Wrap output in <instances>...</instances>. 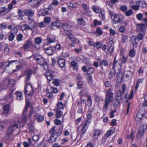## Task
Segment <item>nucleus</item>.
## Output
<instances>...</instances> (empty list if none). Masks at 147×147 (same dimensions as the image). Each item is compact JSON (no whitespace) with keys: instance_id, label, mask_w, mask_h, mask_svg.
Returning <instances> with one entry per match:
<instances>
[{"instance_id":"13d9d810","label":"nucleus","mask_w":147,"mask_h":147,"mask_svg":"<svg viewBox=\"0 0 147 147\" xmlns=\"http://www.w3.org/2000/svg\"><path fill=\"white\" fill-rule=\"evenodd\" d=\"M114 132V130L113 131L111 130H110L107 132L105 134V136L106 137H108L113 134Z\"/></svg>"},{"instance_id":"bb28decb","label":"nucleus","mask_w":147,"mask_h":147,"mask_svg":"<svg viewBox=\"0 0 147 147\" xmlns=\"http://www.w3.org/2000/svg\"><path fill=\"white\" fill-rule=\"evenodd\" d=\"M20 26L22 30L31 29L29 26L26 24H20Z\"/></svg>"},{"instance_id":"4c0bfd02","label":"nucleus","mask_w":147,"mask_h":147,"mask_svg":"<svg viewBox=\"0 0 147 147\" xmlns=\"http://www.w3.org/2000/svg\"><path fill=\"white\" fill-rule=\"evenodd\" d=\"M83 9L86 12H90V11L89 10V8L88 6L85 4H83L82 5Z\"/></svg>"},{"instance_id":"a211bd4d","label":"nucleus","mask_w":147,"mask_h":147,"mask_svg":"<svg viewBox=\"0 0 147 147\" xmlns=\"http://www.w3.org/2000/svg\"><path fill=\"white\" fill-rule=\"evenodd\" d=\"M9 11L7 8L5 7H2L0 8V16H3L7 13Z\"/></svg>"},{"instance_id":"7ed1b4c3","label":"nucleus","mask_w":147,"mask_h":147,"mask_svg":"<svg viewBox=\"0 0 147 147\" xmlns=\"http://www.w3.org/2000/svg\"><path fill=\"white\" fill-rule=\"evenodd\" d=\"M24 92L25 94L32 96L33 93L32 86L30 84H28L25 87Z\"/></svg>"},{"instance_id":"412c9836","label":"nucleus","mask_w":147,"mask_h":147,"mask_svg":"<svg viewBox=\"0 0 147 147\" xmlns=\"http://www.w3.org/2000/svg\"><path fill=\"white\" fill-rule=\"evenodd\" d=\"M58 136V135H57L56 134L55 135H52L48 139V142L50 143L54 142L56 141Z\"/></svg>"},{"instance_id":"864d4df0","label":"nucleus","mask_w":147,"mask_h":147,"mask_svg":"<svg viewBox=\"0 0 147 147\" xmlns=\"http://www.w3.org/2000/svg\"><path fill=\"white\" fill-rule=\"evenodd\" d=\"M15 37V35L13 33H11L9 35L8 39L10 41H13Z\"/></svg>"},{"instance_id":"6e6552de","label":"nucleus","mask_w":147,"mask_h":147,"mask_svg":"<svg viewBox=\"0 0 147 147\" xmlns=\"http://www.w3.org/2000/svg\"><path fill=\"white\" fill-rule=\"evenodd\" d=\"M24 13L26 15L28 16V19L29 20H31V18L33 16L34 14V11L30 9L25 10Z\"/></svg>"},{"instance_id":"473e14b6","label":"nucleus","mask_w":147,"mask_h":147,"mask_svg":"<svg viewBox=\"0 0 147 147\" xmlns=\"http://www.w3.org/2000/svg\"><path fill=\"white\" fill-rule=\"evenodd\" d=\"M16 128H15L13 125H11L8 129V134L9 135L10 134H11L15 130Z\"/></svg>"},{"instance_id":"4468645a","label":"nucleus","mask_w":147,"mask_h":147,"mask_svg":"<svg viewBox=\"0 0 147 147\" xmlns=\"http://www.w3.org/2000/svg\"><path fill=\"white\" fill-rule=\"evenodd\" d=\"M144 110L143 111H142V109H140L138 112L137 115L136 116V119L137 120H140L142 118L144 114Z\"/></svg>"},{"instance_id":"052dcab7","label":"nucleus","mask_w":147,"mask_h":147,"mask_svg":"<svg viewBox=\"0 0 147 147\" xmlns=\"http://www.w3.org/2000/svg\"><path fill=\"white\" fill-rule=\"evenodd\" d=\"M94 71V69L93 68H89L87 69V73L90 75Z\"/></svg>"},{"instance_id":"393cba45","label":"nucleus","mask_w":147,"mask_h":147,"mask_svg":"<svg viewBox=\"0 0 147 147\" xmlns=\"http://www.w3.org/2000/svg\"><path fill=\"white\" fill-rule=\"evenodd\" d=\"M32 71L31 69H28L26 72L25 73L26 74L27 76L26 77V79L27 80H26V82H27V81L29 80L30 79V77L32 74Z\"/></svg>"},{"instance_id":"9d476101","label":"nucleus","mask_w":147,"mask_h":147,"mask_svg":"<svg viewBox=\"0 0 147 147\" xmlns=\"http://www.w3.org/2000/svg\"><path fill=\"white\" fill-rule=\"evenodd\" d=\"M42 41L41 38L40 37H37L35 39V43L36 45H34V46L36 49H39L40 48L39 45L41 43Z\"/></svg>"},{"instance_id":"b1692460","label":"nucleus","mask_w":147,"mask_h":147,"mask_svg":"<svg viewBox=\"0 0 147 147\" xmlns=\"http://www.w3.org/2000/svg\"><path fill=\"white\" fill-rule=\"evenodd\" d=\"M113 66L112 70H113L115 68L117 67L118 66L121 67V63L120 61H115V58L113 63Z\"/></svg>"},{"instance_id":"cd10ccee","label":"nucleus","mask_w":147,"mask_h":147,"mask_svg":"<svg viewBox=\"0 0 147 147\" xmlns=\"http://www.w3.org/2000/svg\"><path fill=\"white\" fill-rule=\"evenodd\" d=\"M61 80L57 78H54L53 80V83L56 86H59L61 84Z\"/></svg>"},{"instance_id":"3c124183","label":"nucleus","mask_w":147,"mask_h":147,"mask_svg":"<svg viewBox=\"0 0 147 147\" xmlns=\"http://www.w3.org/2000/svg\"><path fill=\"white\" fill-rule=\"evenodd\" d=\"M49 133L52 135H58V134L57 132H55V127H53L50 130Z\"/></svg>"},{"instance_id":"680f3d73","label":"nucleus","mask_w":147,"mask_h":147,"mask_svg":"<svg viewBox=\"0 0 147 147\" xmlns=\"http://www.w3.org/2000/svg\"><path fill=\"white\" fill-rule=\"evenodd\" d=\"M49 12L47 9H44L41 12V14L43 16H46L48 14Z\"/></svg>"},{"instance_id":"aec40b11","label":"nucleus","mask_w":147,"mask_h":147,"mask_svg":"<svg viewBox=\"0 0 147 147\" xmlns=\"http://www.w3.org/2000/svg\"><path fill=\"white\" fill-rule=\"evenodd\" d=\"M137 38L136 36H132L130 39L132 43L133 46L135 48L137 47V42L136 41Z\"/></svg>"},{"instance_id":"ddd939ff","label":"nucleus","mask_w":147,"mask_h":147,"mask_svg":"<svg viewBox=\"0 0 147 147\" xmlns=\"http://www.w3.org/2000/svg\"><path fill=\"white\" fill-rule=\"evenodd\" d=\"M57 62L59 65L61 67H63L65 66V60L64 59L61 57H59L58 58Z\"/></svg>"},{"instance_id":"6e6d98bb","label":"nucleus","mask_w":147,"mask_h":147,"mask_svg":"<svg viewBox=\"0 0 147 147\" xmlns=\"http://www.w3.org/2000/svg\"><path fill=\"white\" fill-rule=\"evenodd\" d=\"M104 85L106 88L109 87L111 86V83L110 82L106 81L104 83Z\"/></svg>"},{"instance_id":"79ce46f5","label":"nucleus","mask_w":147,"mask_h":147,"mask_svg":"<svg viewBox=\"0 0 147 147\" xmlns=\"http://www.w3.org/2000/svg\"><path fill=\"white\" fill-rule=\"evenodd\" d=\"M46 76L47 80L49 81H51L53 79V75L49 73H47Z\"/></svg>"},{"instance_id":"c9c22d12","label":"nucleus","mask_w":147,"mask_h":147,"mask_svg":"<svg viewBox=\"0 0 147 147\" xmlns=\"http://www.w3.org/2000/svg\"><path fill=\"white\" fill-rule=\"evenodd\" d=\"M101 131L99 130L96 129L94 133L93 137L96 139L97 138L98 136L100 134Z\"/></svg>"},{"instance_id":"a878e982","label":"nucleus","mask_w":147,"mask_h":147,"mask_svg":"<svg viewBox=\"0 0 147 147\" xmlns=\"http://www.w3.org/2000/svg\"><path fill=\"white\" fill-rule=\"evenodd\" d=\"M112 100L109 98L105 97V105L104 107V109H106L109 106V104L111 101Z\"/></svg>"},{"instance_id":"0eeeda50","label":"nucleus","mask_w":147,"mask_h":147,"mask_svg":"<svg viewBox=\"0 0 147 147\" xmlns=\"http://www.w3.org/2000/svg\"><path fill=\"white\" fill-rule=\"evenodd\" d=\"M33 46H34V45L33 44L31 40L28 39L26 41V43L22 47L25 49H26L31 47H32Z\"/></svg>"},{"instance_id":"e2e57ef3","label":"nucleus","mask_w":147,"mask_h":147,"mask_svg":"<svg viewBox=\"0 0 147 147\" xmlns=\"http://www.w3.org/2000/svg\"><path fill=\"white\" fill-rule=\"evenodd\" d=\"M94 27L96 26L97 25H101L102 24V22L101 21H99L98 22L97 20H95L94 21Z\"/></svg>"},{"instance_id":"37998d69","label":"nucleus","mask_w":147,"mask_h":147,"mask_svg":"<svg viewBox=\"0 0 147 147\" xmlns=\"http://www.w3.org/2000/svg\"><path fill=\"white\" fill-rule=\"evenodd\" d=\"M10 51V49L8 47V45L6 44L5 45V48L4 49V53L6 55L8 54Z\"/></svg>"},{"instance_id":"423d86ee","label":"nucleus","mask_w":147,"mask_h":147,"mask_svg":"<svg viewBox=\"0 0 147 147\" xmlns=\"http://www.w3.org/2000/svg\"><path fill=\"white\" fill-rule=\"evenodd\" d=\"M65 34L67 38L69 39L73 43H75L77 42L78 40L76 38L73 34L69 32H66Z\"/></svg>"},{"instance_id":"ea45409f","label":"nucleus","mask_w":147,"mask_h":147,"mask_svg":"<svg viewBox=\"0 0 147 147\" xmlns=\"http://www.w3.org/2000/svg\"><path fill=\"white\" fill-rule=\"evenodd\" d=\"M100 65L107 66L108 65V63L106 60L104 59L102 61H100Z\"/></svg>"},{"instance_id":"f3484780","label":"nucleus","mask_w":147,"mask_h":147,"mask_svg":"<svg viewBox=\"0 0 147 147\" xmlns=\"http://www.w3.org/2000/svg\"><path fill=\"white\" fill-rule=\"evenodd\" d=\"M27 112V108L24 109L22 113V121L24 123H25L27 120V117L26 116Z\"/></svg>"},{"instance_id":"a19ab883","label":"nucleus","mask_w":147,"mask_h":147,"mask_svg":"<svg viewBox=\"0 0 147 147\" xmlns=\"http://www.w3.org/2000/svg\"><path fill=\"white\" fill-rule=\"evenodd\" d=\"M144 132V131H143L142 129H140L139 128L138 133L137 136V137L138 138H140L143 136Z\"/></svg>"},{"instance_id":"f257e3e1","label":"nucleus","mask_w":147,"mask_h":147,"mask_svg":"<svg viewBox=\"0 0 147 147\" xmlns=\"http://www.w3.org/2000/svg\"><path fill=\"white\" fill-rule=\"evenodd\" d=\"M125 89L126 86L125 84H124L122 86V91L120 90L117 92L116 96L115 98L116 102L114 103V106L119 105L120 103V101L122 99V95L125 92Z\"/></svg>"},{"instance_id":"e433bc0d","label":"nucleus","mask_w":147,"mask_h":147,"mask_svg":"<svg viewBox=\"0 0 147 147\" xmlns=\"http://www.w3.org/2000/svg\"><path fill=\"white\" fill-rule=\"evenodd\" d=\"M143 81V78L141 79H138V80L136 84V86L135 87L136 90H137L139 87V84L140 83H142Z\"/></svg>"},{"instance_id":"7c9ffc66","label":"nucleus","mask_w":147,"mask_h":147,"mask_svg":"<svg viewBox=\"0 0 147 147\" xmlns=\"http://www.w3.org/2000/svg\"><path fill=\"white\" fill-rule=\"evenodd\" d=\"M71 65L73 67L74 70H77L78 69V63L74 61H72L71 62Z\"/></svg>"},{"instance_id":"c85d7f7f","label":"nucleus","mask_w":147,"mask_h":147,"mask_svg":"<svg viewBox=\"0 0 147 147\" xmlns=\"http://www.w3.org/2000/svg\"><path fill=\"white\" fill-rule=\"evenodd\" d=\"M42 0H31L32 6L34 7L40 4Z\"/></svg>"},{"instance_id":"6ab92c4d","label":"nucleus","mask_w":147,"mask_h":147,"mask_svg":"<svg viewBox=\"0 0 147 147\" xmlns=\"http://www.w3.org/2000/svg\"><path fill=\"white\" fill-rule=\"evenodd\" d=\"M14 91V90H12L10 92V94L8 96H6L5 99L9 102H11L13 100V93Z\"/></svg>"},{"instance_id":"4be33fe9","label":"nucleus","mask_w":147,"mask_h":147,"mask_svg":"<svg viewBox=\"0 0 147 147\" xmlns=\"http://www.w3.org/2000/svg\"><path fill=\"white\" fill-rule=\"evenodd\" d=\"M123 75L125 77L127 78H131L133 76L132 72L130 71H125Z\"/></svg>"},{"instance_id":"5701e85b","label":"nucleus","mask_w":147,"mask_h":147,"mask_svg":"<svg viewBox=\"0 0 147 147\" xmlns=\"http://www.w3.org/2000/svg\"><path fill=\"white\" fill-rule=\"evenodd\" d=\"M27 130H28V131L29 132H33L34 130V128L33 124L32 122L30 123L27 125Z\"/></svg>"},{"instance_id":"1a4fd4ad","label":"nucleus","mask_w":147,"mask_h":147,"mask_svg":"<svg viewBox=\"0 0 147 147\" xmlns=\"http://www.w3.org/2000/svg\"><path fill=\"white\" fill-rule=\"evenodd\" d=\"M112 91L113 89L111 88L108 89L106 93L105 97L112 100L113 98V93Z\"/></svg>"},{"instance_id":"bf43d9fd","label":"nucleus","mask_w":147,"mask_h":147,"mask_svg":"<svg viewBox=\"0 0 147 147\" xmlns=\"http://www.w3.org/2000/svg\"><path fill=\"white\" fill-rule=\"evenodd\" d=\"M87 118L89 119L91 118L92 117V111L89 109L87 113Z\"/></svg>"},{"instance_id":"0e129e2a","label":"nucleus","mask_w":147,"mask_h":147,"mask_svg":"<svg viewBox=\"0 0 147 147\" xmlns=\"http://www.w3.org/2000/svg\"><path fill=\"white\" fill-rule=\"evenodd\" d=\"M111 70L110 72L109 73V78L110 80L112 79L113 77L115 75V73H112Z\"/></svg>"},{"instance_id":"72a5a7b5","label":"nucleus","mask_w":147,"mask_h":147,"mask_svg":"<svg viewBox=\"0 0 147 147\" xmlns=\"http://www.w3.org/2000/svg\"><path fill=\"white\" fill-rule=\"evenodd\" d=\"M61 24L62 25L61 27L65 30H69L70 28V25L67 24Z\"/></svg>"},{"instance_id":"20e7f679","label":"nucleus","mask_w":147,"mask_h":147,"mask_svg":"<svg viewBox=\"0 0 147 147\" xmlns=\"http://www.w3.org/2000/svg\"><path fill=\"white\" fill-rule=\"evenodd\" d=\"M113 20V23L118 24L121 22L123 19V16L121 15L115 14Z\"/></svg>"},{"instance_id":"dca6fc26","label":"nucleus","mask_w":147,"mask_h":147,"mask_svg":"<svg viewBox=\"0 0 147 147\" xmlns=\"http://www.w3.org/2000/svg\"><path fill=\"white\" fill-rule=\"evenodd\" d=\"M15 84V82L14 79H10L8 82V83L7 87V88L9 90L11 89L14 86Z\"/></svg>"},{"instance_id":"338daca9","label":"nucleus","mask_w":147,"mask_h":147,"mask_svg":"<svg viewBox=\"0 0 147 147\" xmlns=\"http://www.w3.org/2000/svg\"><path fill=\"white\" fill-rule=\"evenodd\" d=\"M135 55V53L133 49H131L129 52V55L131 57H134Z\"/></svg>"},{"instance_id":"2f4dec72","label":"nucleus","mask_w":147,"mask_h":147,"mask_svg":"<svg viewBox=\"0 0 147 147\" xmlns=\"http://www.w3.org/2000/svg\"><path fill=\"white\" fill-rule=\"evenodd\" d=\"M78 23L80 25L84 26L85 25V22L84 19L82 18H80L77 20Z\"/></svg>"},{"instance_id":"de8ad7c7","label":"nucleus","mask_w":147,"mask_h":147,"mask_svg":"<svg viewBox=\"0 0 147 147\" xmlns=\"http://www.w3.org/2000/svg\"><path fill=\"white\" fill-rule=\"evenodd\" d=\"M133 13V11L131 9H129L127 11H126L125 13L127 16H131Z\"/></svg>"},{"instance_id":"f704fd0d","label":"nucleus","mask_w":147,"mask_h":147,"mask_svg":"<svg viewBox=\"0 0 147 147\" xmlns=\"http://www.w3.org/2000/svg\"><path fill=\"white\" fill-rule=\"evenodd\" d=\"M15 94H17V99L19 100H22L23 99V97L22 93L18 91H16L15 92Z\"/></svg>"},{"instance_id":"a18cd8bd","label":"nucleus","mask_w":147,"mask_h":147,"mask_svg":"<svg viewBox=\"0 0 147 147\" xmlns=\"http://www.w3.org/2000/svg\"><path fill=\"white\" fill-rule=\"evenodd\" d=\"M44 119V117L43 116L41 115H39L37 117L36 119L38 122H40L43 121Z\"/></svg>"},{"instance_id":"58836bf2","label":"nucleus","mask_w":147,"mask_h":147,"mask_svg":"<svg viewBox=\"0 0 147 147\" xmlns=\"http://www.w3.org/2000/svg\"><path fill=\"white\" fill-rule=\"evenodd\" d=\"M144 20L145 22L144 24H138L137 25V26H140L143 28L145 29L147 27V19L146 18Z\"/></svg>"},{"instance_id":"8fccbe9b","label":"nucleus","mask_w":147,"mask_h":147,"mask_svg":"<svg viewBox=\"0 0 147 147\" xmlns=\"http://www.w3.org/2000/svg\"><path fill=\"white\" fill-rule=\"evenodd\" d=\"M147 128V124L146 123H144L143 125H141L140 128V129H142V130L144 131H145Z\"/></svg>"},{"instance_id":"f8f14e48","label":"nucleus","mask_w":147,"mask_h":147,"mask_svg":"<svg viewBox=\"0 0 147 147\" xmlns=\"http://www.w3.org/2000/svg\"><path fill=\"white\" fill-rule=\"evenodd\" d=\"M45 53L48 55H52L54 53V47H49L46 48H44Z\"/></svg>"},{"instance_id":"774afa93","label":"nucleus","mask_w":147,"mask_h":147,"mask_svg":"<svg viewBox=\"0 0 147 147\" xmlns=\"http://www.w3.org/2000/svg\"><path fill=\"white\" fill-rule=\"evenodd\" d=\"M55 23L56 28H59L62 26V25L61 24V23L59 20H57Z\"/></svg>"},{"instance_id":"4d7b16f0","label":"nucleus","mask_w":147,"mask_h":147,"mask_svg":"<svg viewBox=\"0 0 147 147\" xmlns=\"http://www.w3.org/2000/svg\"><path fill=\"white\" fill-rule=\"evenodd\" d=\"M44 22L45 23L48 24L51 21V18L50 17H46L44 19Z\"/></svg>"},{"instance_id":"39448f33","label":"nucleus","mask_w":147,"mask_h":147,"mask_svg":"<svg viewBox=\"0 0 147 147\" xmlns=\"http://www.w3.org/2000/svg\"><path fill=\"white\" fill-rule=\"evenodd\" d=\"M37 62L42 66L43 69L45 70H47L48 69V67L47 63L45 59L41 56L38 60Z\"/></svg>"},{"instance_id":"f03ea898","label":"nucleus","mask_w":147,"mask_h":147,"mask_svg":"<svg viewBox=\"0 0 147 147\" xmlns=\"http://www.w3.org/2000/svg\"><path fill=\"white\" fill-rule=\"evenodd\" d=\"M136 30L137 32H140L136 36L138 41L142 40L145 35L146 30L140 26H136Z\"/></svg>"},{"instance_id":"c756f323","label":"nucleus","mask_w":147,"mask_h":147,"mask_svg":"<svg viewBox=\"0 0 147 147\" xmlns=\"http://www.w3.org/2000/svg\"><path fill=\"white\" fill-rule=\"evenodd\" d=\"M55 115L57 118H60L62 114V112L58 109H56L55 110Z\"/></svg>"},{"instance_id":"09e8293b","label":"nucleus","mask_w":147,"mask_h":147,"mask_svg":"<svg viewBox=\"0 0 147 147\" xmlns=\"http://www.w3.org/2000/svg\"><path fill=\"white\" fill-rule=\"evenodd\" d=\"M64 105L62 102H58L57 104V106L59 109H62L64 108Z\"/></svg>"},{"instance_id":"2eb2a0df","label":"nucleus","mask_w":147,"mask_h":147,"mask_svg":"<svg viewBox=\"0 0 147 147\" xmlns=\"http://www.w3.org/2000/svg\"><path fill=\"white\" fill-rule=\"evenodd\" d=\"M10 105L7 104L5 105L3 107V113L7 116L9 111Z\"/></svg>"},{"instance_id":"5fc2aeb1","label":"nucleus","mask_w":147,"mask_h":147,"mask_svg":"<svg viewBox=\"0 0 147 147\" xmlns=\"http://www.w3.org/2000/svg\"><path fill=\"white\" fill-rule=\"evenodd\" d=\"M114 49V47L113 46L111 45L109 48L107 50V54H109L111 53L113 51Z\"/></svg>"},{"instance_id":"c03bdc74","label":"nucleus","mask_w":147,"mask_h":147,"mask_svg":"<svg viewBox=\"0 0 147 147\" xmlns=\"http://www.w3.org/2000/svg\"><path fill=\"white\" fill-rule=\"evenodd\" d=\"M21 122L20 121H18L17 123H14L12 125L15 128L17 129L19 128V125L21 126Z\"/></svg>"},{"instance_id":"69168bd1","label":"nucleus","mask_w":147,"mask_h":147,"mask_svg":"<svg viewBox=\"0 0 147 147\" xmlns=\"http://www.w3.org/2000/svg\"><path fill=\"white\" fill-rule=\"evenodd\" d=\"M5 126V122L0 121V130L3 129Z\"/></svg>"},{"instance_id":"9b49d317","label":"nucleus","mask_w":147,"mask_h":147,"mask_svg":"<svg viewBox=\"0 0 147 147\" xmlns=\"http://www.w3.org/2000/svg\"><path fill=\"white\" fill-rule=\"evenodd\" d=\"M29 20L30 21L28 24V25L31 29H30V30H33V29L36 27L37 24L31 19V20Z\"/></svg>"},{"instance_id":"603ef678","label":"nucleus","mask_w":147,"mask_h":147,"mask_svg":"<svg viewBox=\"0 0 147 147\" xmlns=\"http://www.w3.org/2000/svg\"><path fill=\"white\" fill-rule=\"evenodd\" d=\"M23 36L21 34H17L16 36L17 40L18 41H20L22 40Z\"/></svg>"},{"instance_id":"49530a36","label":"nucleus","mask_w":147,"mask_h":147,"mask_svg":"<svg viewBox=\"0 0 147 147\" xmlns=\"http://www.w3.org/2000/svg\"><path fill=\"white\" fill-rule=\"evenodd\" d=\"M87 96L88 97L87 99V102L88 104V106L90 107L92 105V100L90 97L88 95Z\"/></svg>"}]
</instances>
